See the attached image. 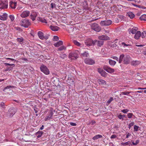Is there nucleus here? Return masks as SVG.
I'll return each mask as SVG.
<instances>
[{"label":"nucleus","mask_w":146,"mask_h":146,"mask_svg":"<svg viewBox=\"0 0 146 146\" xmlns=\"http://www.w3.org/2000/svg\"><path fill=\"white\" fill-rule=\"evenodd\" d=\"M134 124V122H131L129 124V129H130L131 127L133 126Z\"/></svg>","instance_id":"obj_50"},{"label":"nucleus","mask_w":146,"mask_h":146,"mask_svg":"<svg viewBox=\"0 0 146 146\" xmlns=\"http://www.w3.org/2000/svg\"><path fill=\"white\" fill-rule=\"evenodd\" d=\"M139 128V126L135 125L133 128L134 130V131H137Z\"/></svg>","instance_id":"obj_41"},{"label":"nucleus","mask_w":146,"mask_h":146,"mask_svg":"<svg viewBox=\"0 0 146 146\" xmlns=\"http://www.w3.org/2000/svg\"><path fill=\"white\" fill-rule=\"evenodd\" d=\"M116 137V136L115 135H111V136L110 137V138L111 139H113L114 138H115Z\"/></svg>","instance_id":"obj_61"},{"label":"nucleus","mask_w":146,"mask_h":146,"mask_svg":"<svg viewBox=\"0 0 146 146\" xmlns=\"http://www.w3.org/2000/svg\"><path fill=\"white\" fill-rule=\"evenodd\" d=\"M0 106L1 107L3 108H5V104L3 102L1 103V104H0Z\"/></svg>","instance_id":"obj_56"},{"label":"nucleus","mask_w":146,"mask_h":146,"mask_svg":"<svg viewBox=\"0 0 146 146\" xmlns=\"http://www.w3.org/2000/svg\"><path fill=\"white\" fill-rule=\"evenodd\" d=\"M113 100V98H111L108 100L107 102V104H109L111 101Z\"/></svg>","instance_id":"obj_48"},{"label":"nucleus","mask_w":146,"mask_h":146,"mask_svg":"<svg viewBox=\"0 0 146 146\" xmlns=\"http://www.w3.org/2000/svg\"><path fill=\"white\" fill-rule=\"evenodd\" d=\"M127 15L131 19H133L135 17L134 14L131 12L127 13Z\"/></svg>","instance_id":"obj_25"},{"label":"nucleus","mask_w":146,"mask_h":146,"mask_svg":"<svg viewBox=\"0 0 146 146\" xmlns=\"http://www.w3.org/2000/svg\"><path fill=\"white\" fill-rule=\"evenodd\" d=\"M38 35L39 38L41 40H43L44 39L47 40L49 36L48 35L44 36L43 33L40 31L38 32Z\"/></svg>","instance_id":"obj_4"},{"label":"nucleus","mask_w":146,"mask_h":146,"mask_svg":"<svg viewBox=\"0 0 146 146\" xmlns=\"http://www.w3.org/2000/svg\"><path fill=\"white\" fill-rule=\"evenodd\" d=\"M102 137V135H95L92 138V139L94 140H95L97 139H99V138H101Z\"/></svg>","instance_id":"obj_26"},{"label":"nucleus","mask_w":146,"mask_h":146,"mask_svg":"<svg viewBox=\"0 0 146 146\" xmlns=\"http://www.w3.org/2000/svg\"><path fill=\"white\" fill-rule=\"evenodd\" d=\"M59 39V38L57 36H54L53 38V40L54 41H58Z\"/></svg>","instance_id":"obj_43"},{"label":"nucleus","mask_w":146,"mask_h":146,"mask_svg":"<svg viewBox=\"0 0 146 146\" xmlns=\"http://www.w3.org/2000/svg\"><path fill=\"white\" fill-rule=\"evenodd\" d=\"M111 58H113V59L116 60L117 61L118 60V58L116 56H113L112 57H111Z\"/></svg>","instance_id":"obj_59"},{"label":"nucleus","mask_w":146,"mask_h":146,"mask_svg":"<svg viewBox=\"0 0 146 146\" xmlns=\"http://www.w3.org/2000/svg\"><path fill=\"white\" fill-rule=\"evenodd\" d=\"M98 82L99 84L104 85L106 84V81L102 79H100L98 80Z\"/></svg>","instance_id":"obj_23"},{"label":"nucleus","mask_w":146,"mask_h":146,"mask_svg":"<svg viewBox=\"0 0 146 146\" xmlns=\"http://www.w3.org/2000/svg\"><path fill=\"white\" fill-rule=\"evenodd\" d=\"M81 55L83 57H87L89 56V54L87 51H85L84 53L81 54Z\"/></svg>","instance_id":"obj_33"},{"label":"nucleus","mask_w":146,"mask_h":146,"mask_svg":"<svg viewBox=\"0 0 146 146\" xmlns=\"http://www.w3.org/2000/svg\"><path fill=\"white\" fill-rule=\"evenodd\" d=\"M106 73L103 71L100 74L102 76L105 77L106 76Z\"/></svg>","instance_id":"obj_45"},{"label":"nucleus","mask_w":146,"mask_h":146,"mask_svg":"<svg viewBox=\"0 0 146 146\" xmlns=\"http://www.w3.org/2000/svg\"><path fill=\"white\" fill-rule=\"evenodd\" d=\"M123 6H122V5H119V9H120L121 10L119 9V11H120L122 12V11L123 9Z\"/></svg>","instance_id":"obj_57"},{"label":"nucleus","mask_w":146,"mask_h":146,"mask_svg":"<svg viewBox=\"0 0 146 146\" xmlns=\"http://www.w3.org/2000/svg\"><path fill=\"white\" fill-rule=\"evenodd\" d=\"M109 62L110 65L114 66L116 64V62L111 60H109Z\"/></svg>","instance_id":"obj_31"},{"label":"nucleus","mask_w":146,"mask_h":146,"mask_svg":"<svg viewBox=\"0 0 146 146\" xmlns=\"http://www.w3.org/2000/svg\"><path fill=\"white\" fill-rule=\"evenodd\" d=\"M7 14L5 13H1L0 15V19L2 21L6 20L7 18Z\"/></svg>","instance_id":"obj_13"},{"label":"nucleus","mask_w":146,"mask_h":146,"mask_svg":"<svg viewBox=\"0 0 146 146\" xmlns=\"http://www.w3.org/2000/svg\"><path fill=\"white\" fill-rule=\"evenodd\" d=\"M51 7L52 9L56 8V5L54 3H51Z\"/></svg>","instance_id":"obj_49"},{"label":"nucleus","mask_w":146,"mask_h":146,"mask_svg":"<svg viewBox=\"0 0 146 146\" xmlns=\"http://www.w3.org/2000/svg\"><path fill=\"white\" fill-rule=\"evenodd\" d=\"M37 16V13L36 12H33L31 15V19L33 21H34L35 20Z\"/></svg>","instance_id":"obj_16"},{"label":"nucleus","mask_w":146,"mask_h":146,"mask_svg":"<svg viewBox=\"0 0 146 146\" xmlns=\"http://www.w3.org/2000/svg\"><path fill=\"white\" fill-rule=\"evenodd\" d=\"M62 41L61 40H59L57 42L54 43L53 45L55 47H58L62 45Z\"/></svg>","instance_id":"obj_22"},{"label":"nucleus","mask_w":146,"mask_h":146,"mask_svg":"<svg viewBox=\"0 0 146 146\" xmlns=\"http://www.w3.org/2000/svg\"><path fill=\"white\" fill-rule=\"evenodd\" d=\"M11 20L12 21L14 20L15 18L14 16L12 15H10L9 17Z\"/></svg>","instance_id":"obj_54"},{"label":"nucleus","mask_w":146,"mask_h":146,"mask_svg":"<svg viewBox=\"0 0 146 146\" xmlns=\"http://www.w3.org/2000/svg\"><path fill=\"white\" fill-rule=\"evenodd\" d=\"M97 42V40H96L93 41L92 40L90 39L86 40L85 42V44L88 46H92V44L95 45Z\"/></svg>","instance_id":"obj_5"},{"label":"nucleus","mask_w":146,"mask_h":146,"mask_svg":"<svg viewBox=\"0 0 146 146\" xmlns=\"http://www.w3.org/2000/svg\"><path fill=\"white\" fill-rule=\"evenodd\" d=\"M141 36V33L140 31H137V33H135V35L134 38L135 39L137 40Z\"/></svg>","instance_id":"obj_18"},{"label":"nucleus","mask_w":146,"mask_h":146,"mask_svg":"<svg viewBox=\"0 0 146 146\" xmlns=\"http://www.w3.org/2000/svg\"><path fill=\"white\" fill-rule=\"evenodd\" d=\"M70 124L72 126H76V125L75 123L73 122H71Z\"/></svg>","instance_id":"obj_60"},{"label":"nucleus","mask_w":146,"mask_h":146,"mask_svg":"<svg viewBox=\"0 0 146 146\" xmlns=\"http://www.w3.org/2000/svg\"><path fill=\"white\" fill-rule=\"evenodd\" d=\"M30 14V12L29 11H25L21 13L20 16L22 18H25L29 16Z\"/></svg>","instance_id":"obj_9"},{"label":"nucleus","mask_w":146,"mask_h":146,"mask_svg":"<svg viewBox=\"0 0 146 146\" xmlns=\"http://www.w3.org/2000/svg\"><path fill=\"white\" fill-rule=\"evenodd\" d=\"M74 44L77 46H80V44L79 42H78L77 41L74 40L73 41Z\"/></svg>","instance_id":"obj_44"},{"label":"nucleus","mask_w":146,"mask_h":146,"mask_svg":"<svg viewBox=\"0 0 146 146\" xmlns=\"http://www.w3.org/2000/svg\"><path fill=\"white\" fill-rule=\"evenodd\" d=\"M112 21L110 20L102 21L100 23V25L102 26H109L111 24Z\"/></svg>","instance_id":"obj_6"},{"label":"nucleus","mask_w":146,"mask_h":146,"mask_svg":"<svg viewBox=\"0 0 146 146\" xmlns=\"http://www.w3.org/2000/svg\"><path fill=\"white\" fill-rule=\"evenodd\" d=\"M50 29L52 31H58L59 28L56 26L51 25L50 27Z\"/></svg>","instance_id":"obj_20"},{"label":"nucleus","mask_w":146,"mask_h":146,"mask_svg":"<svg viewBox=\"0 0 146 146\" xmlns=\"http://www.w3.org/2000/svg\"><path fill=\"white\" fill-rule=\"evenodd\" d=\"M141 62L140 61L137 60H133L131 61V64L134 66H136L139 64Z\"/></svg>","instance_id":"obj_21"},{"label":"nucleus","mask_w":146,"mask_h":146,"mask_svg":"<svg viewBox=\"0 0 146 146\" xmlns=\"http://www.w3.org/2000/svg\"><path fill=\"white\" fill-rule=\"evenodd\" d=\"M130 57L129 56H126L124 57V63L127 64L129 63L130 62Z\"/></svg>","instance_id":"obj_17"},{"label":"nucleus","mask_w":146,"mask_h":146,"mask_svg":"<svg viewBox=\"0 0 146 146\" xmlns=\"http://www.w3.org/2000/svg\"><path fill=\"white\" fill-rule=\"evenodd\" d=\"M128 8V7L126 6H123V9L122 11V12L125 11L127 10V9Z\"/></svg>","instance_id":"obj_58"},{"label":"nucleus","mask_w":146,"mask_h":146,"mask_svg":"<svg viewBox=\"0 0 146 146\" xmlns=\"http://www.w3.org/2000/svg\"><path fill=\"white\" fill-rule=\"evenodd\" d=\"M124 57V55L123 54H121L120 55L119 58V63H120L122 61L123 58Z\"/></svg>","instance_id":"obj_42"},{"label":"nucleus","mask_w":146,"mask_h":146,"mask_svg":"<svg viewBox=\"0 0 146 146\" xmlns=\"http://www.w3.org/2000/svg\"><path fill=\"white\" fill-rule=\"evenodd\" d=\"M133 115L132 113H129L127 114L128 117L129 118H131Z\"/></svg>","instance_id":"obj_47"},{"label":"nucleus","mask_w":146,"mask_h":146,"mask_svg":"<svg viewBox=\"0 0 146 146\" xmlns=\"http://www.w3.org/2000/svg\"><path fill=\"white\" fill-rule=\"evenodd\" d=\"M84 62L88 64L92 65L95 63L94 60L91 58H86L84 60Z\"/></svg>","instance_id":"obj_7"},{"label":"nucleus","mask_w":146,"mask_h":146,"mask_svg":"<svg viewBox=\"0 0 146 146\" xmlns=\"http://www.w3.org/2000/svg\"><path fill=\"white\" fill-rule=\"evenodd\" d=\"M16 40L18 42L20 43L21 44H22L24 40L23 38L22 37L20 38H17Z\"/></svg>","instance_id":"obj_29"},{"label":"nucleus","mask_w":146,"mask_h":146,"mask_svg":"<svg viewBox=\"0 0 146 146\" xmlns=\"http://www.w3.org/2000/svg\"><path fill=\"white\" fill-rule=\"evenodd\" d=\"M43 132L42 131H38L37 133V134L38 135H37V137L38 138H39L42 135L43 133Z\"/></svg>","instance_id":"obj_35"},{"label":"nucleus","mask_w":146,"mask_h":146,"mask_svg":"<svg viewBox=\"0 0 146 146\" xmlns=\"http://www.w3.org/2000/svg\"><path fill=\"white\" fill-rule=\"evenodd\" d=\"M129 111V110H128L127 109H125L121 110V111L123 113H126Z\"/></svg>","instance_id":"obj_51"},{"label":"nucleus","mask_w":146,"mask_h":146,"mask_svg":"<svg viewBox=\"0 0 146 146\" xmlns=\"http://www.w3.org/2000/svg\"><path fill=\"white\" fill-rule=\"evenodd\" d=\"M66 49V47H65L64 46H60V47H59L58 49V50L59 51H61L63 50H65Z\"/></svg>","instance_id":"obj_40"},{"label":"nucleus","mask_w":146,"mask_h":146,"mask_svg":"<svg viewBox=\"0 0 146 146\" xmlns=\"http://www.w3.org/2000/svg\"><path fill=\"white\" fill-rule=\"evenodd\" d=\"M60 57L61 58L64 59L66 57V55L65 54L62 53L60 54Z\"/></svg>","instance_id":"obj_46"},{"label":"nucleus","mask_w":146,"mask_h":146,"mask_svg":"<svg viewBox=\"0 0 146 146\" xmlns=\"http://www.w3.org/2000/svg\"><path fill=\"white\" fill-rule=\"evenodd\" d=\"M17 5V3L15 2H13L12 1H10L9 2V6L12 9H14L16 7Z\"/></svg>","instance_id":"obj_14"},{"label":"nucleus","mask_w":146,"mask_h":146,"mask_svg":"<svg viewBox=\"0 0 146 146\" xmlns=\"http://www.w3.org/2000/svg\"><path fill=\"white\" fill-rule=\"evenodd\" d=\"M121 46H122L124 47H125L126 46H131V45L130 44H127L124 42H122L121 44Z\"/></svg>","instance_id":"obj_32"},{"label":"nucleus","mask_w":146,"mask_h":146,"mask_svg":"<svg viewBox=\"0 0 146 146\" xmlns=\"http://www.w3.org/2000/svg\"><path fill=\"white\" fill-rule=\"evenodd\" d=\"M5 64L6 65H8V66H15V65L14 64H10L9 63H6Z\"/></svg>","instance_id":"obj_63"},{"label":"nucleus","mask_w":146,"mask_h":146,"mask_svg":"<svg viewBox=\"0 0 146 146\" xmlns=\"http://www.w3.org/2000/svg\"><path fill=\"white\" fill-rule=\"evenodd\" d=\"M39 21H41L42 23H47V22L46 19L42 18H40L39 19Z\"/></svg>","instance_id":"obj_34"},{"label":"nucleus","mask_w":146,"mask_h":146,"mask_svg":"<svg viewBox=\"0 0 146 146\" xmlns=\"http://www.w3.org/2000/svg\"><path fill=\"white\" fill-rule=\"evenodd\" d=\"M131 135V134L129 133H126V134H125L124 137H125V138H128Z\"/></svg>","instance_id":"obj_36"},{"label":"nucleus","mask_w":146,"mask_h":146,"mask_svg":"<svg viewBox=\"0 0 146 146\" xmlns=\"http://www.w3.org/2000/svg\"><path fill=\"white\" fill-rule=\"evenodd\" d=\"M98 71L99 73L100 74L102 71H103V70L101 68H98Z\"/></svg>","instance_id":"obj_52"},{"label":"nucleus","mask_w":146,"mask_h":146,"mask_svg":"<svg viewBox=\"0 0 146 146\" xmlns=\"http://www.w3.org/2000/svg\"><path fill=\"white\" fill-rule=\"evenodd\" d=\"M98 38L101 40H106L109 39V37L105 35L99 36Z\"/></svg>","instance_id":"obj_12"},{"label":"nucleus","mask_w":146,"mask_h":146,"mask_svg":"<svg viewBox=\"0 0 146 146\" xmlns=\"http://www.w3.org/2000/svg\"><path fill=\"white\" fill-rule=\"evenodd\" d=\"M14 86H8L7 87H5L4 88V90L9 89L10 88H14Z\"/></svg>","instance_id":"obj_55"},{"label":"nucleus","mask_w":146,"mask_h":146,"mask_svg":"<svg viewBox=\"0 0 146 146\" xmlns=\"http://www.w3.org/2000/svg\"><path fill=\"white\" fill-rule=\"evenodd\" d=\"M0 4L1 5L0 7V9H1L7 8V3L5 1H1L0 3Z\"/></svg>","instance_id":"obj_11"},{"label":"nucleus","mask_w":146,"mask_h":146,"mask_svg":"<svg viewBox=\"0 0 146 146\" xmlns=\"http://www.w3.org/2000/svg\"><path fill=\"white\" fill-rule=\"evenodd\" d=\"M52 119V117L48 115L45 117L44 119V120L45 121H47Z\"/></svg>","instance_id":"obj_37"},{"label":"nucleus","mask_w":146,"mask_h":146,"mask_svg":"<svg viewBox=\"0 0 146 146\" xmlns=\"http://www.w3.org/2000/svg\"><path fill=\"white\" fill-rule=\"evenodd\" d=\"M97 45L98 46L101 47L104 44V41H102L97 40Z\"/></svg>","instance_id":"obj_27"},{"label":"nucleus","mask_w":146,"mask_h":146,"mask_svg":"<svg viewBox=\"0 0 146 146\" xmlns=\"http://www.w3.org/2000/svg\"><path fill=\"white\" fill-rule=\"evenodd\" d=\"M139 140H137L136 141V142L135 143L134 142H132V144L133 145H137L139 143Z\"/></svg>","instance_id":"obj_53"},{"label":"nucleus","mask_w":146,"mask_h":146,"mask_svg":"<svg viewBox=\"0 0 146 146\" xmlns=\"http://www.w3.org/2000/svg\"><path fill=\"white\" fill-rule=\"evenodd\" d=\"M131 92H128V91H126V92H122L121 93V94H120L128 95Z\"/></svg>","instance_id":"obj_39"},{"label":"nucleus","mask_w":146,"mask_h":146,"mask_svg":"<svg viewBox=\"0 0 146 146\" xmlns=\"http://www.w3.org/2000/svg\"><path fill=\"white\" fill-rule=\"evenodd\" d=\"M141 21H146V15L144 14L142 15L139 18Z\"/></svg>","instance_id":"obj_28"},{"label":"nucleus","mask_w":146,"mask_h":146,"mask_svg":"<svg viewBox=\"0 0 146 146\" xmlns=\"http://www.w3.org/2000/svg\"><path fill=\"white\" fill-rule=\"evenodd\" d=\"M91 27L92 29L97 32H99L101 30V27L97 23H94L92 24Z\"/></svg>","instance_id":"obj_3"},{"label":"nucleus","mask_w":146,"mask_h":146,"mask_svg":"<svg viewBox=\"0 0 146 146\" xmlns=\"http://www.w3.org/2000/svg\"><path fill=\"white\" fill-rule=\"evenodd\" d=\"M6 59H7V60H11L12 61H15V60L14 59L12 58H7Z\"/></svg>","instance_id":"obj_62"},{"label":"nucleus","mask_w":146,"mask_h":146,"mask_svg":"<svg viewBox=\"0 0 146 146\" xmlns=\"http://www.w3.org/2000/svg\"><path fill=\"white\" fill-rule=\"evenodd\" d=\"M31 24L29 20L26 19H23L21 22V25L25 28L28 27Z\"/></svg>","instance_id":"obj_1"},{"label":"nucleus","mask_w":146,"mask_h":146,"mask_svg":"<svg viewBox=\"0 0 146 146\" xmlns=\"http://www.w3.org/2000/svg\"><path fill=\"white\" fill-rule=\"evenodd\" d=\"M138 28L137 27H135L130 29L129 31L132 34H134L136 33V32Z\"/></svg>","instance_id":"obj_24"},{"label":"nucleus","mask_w":146,"mask_h":146,"mask_svg":"<svg viewBox=\"0 0 146 146\" xmlns=\"http://www.w3.org/2000/svg\"><path fill=\"white\" fill-rule=\"evenodd\" d=\"M78 55L76 52H74L70 53L69 55V58L72 59H76L78 58Z\"/></svg>","instance_id":"obj_8"},{"label":"nucleus","mask_w":146,"mask_h":146,"mask_svg":"<svg viewBox=\"0 0 146 146\" xmlns=\"http://www.w3.org/2000/svg\"><path fill=\"white\" fill-rule=\"evenodd\" d=\"M9 112L10 114V116H12L15 113V109L13 108H11L9 109Z\"/></svg>","instance_id":"obj_15"},{"label":"nucleus","mask_w":146,"mask_h":146,"mask_svg":"<svg viewBox=\"0 0 146 146\" xmlns=\"http://www.w3.org/2000/svg\"><path fill=\"white\" fill-rule=\"evenodd\" d=\"M96 123V121H95L92 120L91 122V125H94V124H95Z\"/></svg>","instance_id":"obj_64"},{"label":"nucleus","mask_w":146,"mask_h":146,"mask_svg":"<svg viewBox=\"0 0 146 146\" xmlns=\"http://www.w3.org/2000/svg\"><path fill=\"white\" fill-rule=\"evenodd\" d=\"M141 36L142 38H144L146 36V32L145 31L142 32L141 34Z\"/></svg>","instance_id":"obj_38"},{"label":"nucleus","mask_w":146,"mask_h":146,"mask_svg":"<svg viewBox=\"0 0 146 146\" xmlns=\"http://www.w3.org/2000/svg\"><path fill=\"white\" fill-rule=\"evenodd\" d=\"M53 112V109L52 108H50L48 112V115L52 117L54 114Z\"/></svg>","instance_id":"obj_30"},{"label":"nucleus","mask_w":146,"mask_h":146,"mask_svg":"<svg viewBox=\"0 0 146 146\" xmlns=\"http://www.w3.org/2000/svg\"><path fill=\"white\" fill-rule=\"evenodd\" d=\"M119 44V41L117 39H116L111 44V47H116L118 46Z\"/></svg>","instance_id":"obj_19"},{"label":"nucleus","mask_w":146,"mask_h":146,"mask_svg":"<svg viewBox=\"0 0 146 146\" xmlns=\"http://www.w3.org/2000/svg\"><path fill=\"white\" fill-rule=\"evenodd\" d=\"M104 69L108 72L109 73H113L114 72V70L111 68L110 67L107 66H104L103 67Z\"/></svg>","instance_id":"obj_10"},{"label":"nucleus","mask_w":146,"mask_h":146,"mask_svg":"<svg viewBox=\"0 0 146 146\" xmlns=\"http://www.w3.org/2000/svg\"><path fill=\"white\" fill-rule=\"evenodd\" d=\"M40 69L41 72L46 75H48L50 73V71L46 66L44 65L41 66Z\"/></svg>","instance_id":"obj_2"}]
</instances>
